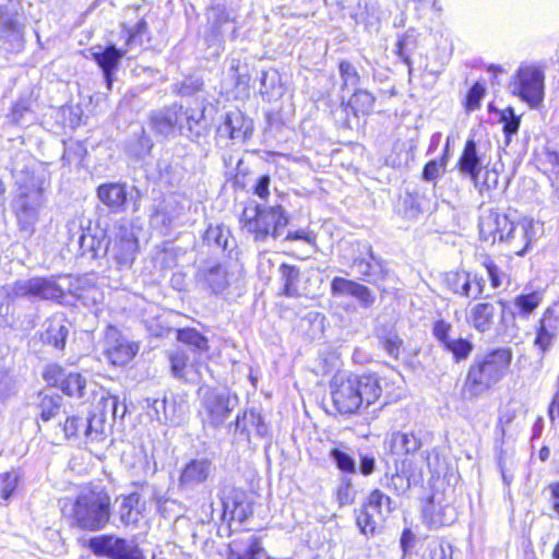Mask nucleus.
Listing matches in <instances>:
<instances>
[{"instance_id": "obj_20", "label": "nucleus", "mask_w": 559, "mask_h": 559, "mask_svg": "<svg viewBox=\"0 0 559 559\" xmlns=\"http://www.w3.org/2000/svg\"><path fill=\"white\" fill-rule=\"evenodd\" d=\"M44 378L48 383L59 388L69 396L80 399L85 394L86 379L81 373H67L59 366H50L45 371Z\"/></svg>"}, {"instance_id": "obj_5", "label": "nucleus", "mask_w": 559, "mask_h": 559, "mask_svg": "<svg viewBox=\"0 0 559 559\" xmlns=\"http://www.w3.org/2000/svg\"><path fill=\"white\" fill-rule=\"evenodd\" d=\"M288 222L289 218L282 205L263 206L255 202L249 203L240 216L242 228L253 235L254 241L258 242L265 241L270 236L278 238Z\"/></svg>"}, {"instance_id": "obj_38", "label": "nucleus", "mask_w": 559, "mask_h": 559, "mask_svg": "<svg viewBox=\"0 0 559 559\" xmlns=\"http://www.w3.org/2000/svg\"><path fill=\"white\" fill-rule=\"evenodd\" d=\"M106 413L97 409V404L85 418L84 437L90 441H102L106 435Z\"/></svg>"}, {"instance_id": "obj_40", "label": "nucleus", "mask_w": 559, "mask_h": 559, "mask_svg": "<svg viewBox=\"0 0 559 559\" xmlns=\"http://www.w3.org/2000/svg\"><path fill=\"white\" fill-rule=\"evenodd\" d=\"M367 508L377 514L380 520H384L395 509L392 499L380 489H373L364 502Z\"/></svg>"}, {"instance_id": "obj_7", "label": "nucleus", "mask_w": 559, "mask_h": 559, "mask_svg": "<svg viewBox=\"0 0 559 559\" xmlns=\"http://www.w3.org/2000/svg\"><path fill=\"white\" fill-rule=\"evenodd\" d=\"M139 251V240L133 227L127 222L114 225L106 241L104 254L114 261L119 270L130 269Z\"/></svg>"}, {"instance_id": "obj_34", "label": "nucleus", "mask_w": 559, "mask_h": 559, "mask_svg": "<svg viewBox=\"0 0 559 559\" xmlns=\"http://www.w3.org/2000/svg\"><path fill=\"white\" fill-rule=\"evenodd\" d=\"M204 241L209 246H213L216 249L228 252V254H230L233 249L236 247V240L229 228L223 224L209 226L204 234Z\"/></svg>"}, {"instance_id": "obj_13", "label": "nucleus", "mask_w": 559, "mask_h": 559, "mask_svg": "<svg viewBox=\"0 0 559 559\" xmlns=\"http://www.w3.org/2000/svg\"><path fill=\"white\" fill-rule=\"evenodd\" d=\"M352 267L359 280L373 285L389 276L386 262L374 253L372 246L368 242L361 243L359 253L353 259Z\"/></svg>"}, {"instance_id": "obj_25", "label": "nucleus", "mask_w": 559, "mask_h": 559, "mask_svg": "<svg viewBox=\"0 0 559 559\" xmlns=\"http://www.w3.org/2000/svg\"><path fill=\"white\" fill-rule=\"evenodd\" d=\"M423 481V471L413 464L409 459L401 462L396 472L391 476L388 487L396 495H405L411 487L417 486Z\"/></svg>"}, {"instance_id": "obj_45", "label": "nucleus", "mask_w": 559, "mask_h": 559, "mask_svg": "<svg viewBox=\"0 0 559 559\" xmlns=\"http://www.w3.org/2000/svg\"><path fill=\"white\" fill-rule=\"evenodd\" d=\"M177 340L199 353H205L210 348L207 338L192 328L179 329L177 331Z\"/></svg>"}, {"instance_id": "obj_30", "label": "nucleus", "mask_w": 559, "mask_h": 559, "mask_svg": "<svg viewBox=\"0 0 559 559\" xmlns=\"http://www.w3.org/2000/svg\"><path fill=\"white\" fill-rule=\"evenodd\" d=\"M171 374L185 382H195L199 380L197 366L190 360L187 352L176 349L168 355Z\"/></svg>"}, {"instance_id": "obj_62", "label": "nucleus", "mask_w": 559, "mask_h": 559, "mask_svg": "<svg viewBox=\"0 0 559 559\" xmlns=\"http://www.w3.org/2000/svg\"><path fill=\"white\" fill-rule=\"evenodd\" d=\"M136 502L138 499L134 495H130L122 498L119 507V515L121 522L124 525L135 523L138 521V514L133 511L134 504Z\"/></svg>"}, {"instance_id": "obj_14", "label": "nucleus", "mask_w": 559, "mask_h": 559, "mask_svg": "<svg viewBox=\"0 0 559 559\" xmlns=\"http://www.w3.org/2000/svg\"><path fill=\"white\" fill-rule=\"evenodd\" d=\"M206 17L210 40L223 43L226 39L235 40L238 37L237 14L224 4L210 7Z\"/></svg>"}, {"instance_id": "obj_64", "label": "nucleus", "mask_w": 559, "mask_h": 559, "mask_svg": "<svg viewBox=\"0 0 559 559\" xmlns=\"http://www.w3.org/2000/svg\"><path fill=\"white\" fill-rule=\"evenodd\" d=\"M452 324L444 319H438L433 322L431 333L438 343L443 347L451 341L450 333L452 332Z\"/></svg>"}, {"instance_id": "obj_18", "label": "nucleus", "mask_w": 559, "mask_h": 559, "mask_svg": "<svg viewBox=\"0 0 559 559\" xmlns=\"http://www.w3.org/2000/svg\"><path fill=\"white\" fill-rule=\"evenodd\" d=\"M176 135L197 142L206 131L204 108H191L177 104Z\"/></svg>"}, {"instance_id": "obj_10", "label": "nucleus", "mask_w": 559, "mask_h": 559, "mask_svg": "<svg viewBox=\"0 0 559 559\" xmlns=\"http://www.w3.org/2000/svg\"><path fill=\"white\" fill-rule=\"evenodd\" d=\"M237 404L236 394H230L226 390L206 389L202 397L203 424L214 428L221 427Z\"/></svg>"}, {"instance_id": "obj_11", "label": "nucleus", "mask_w": 559, "mask_h": 559, "mask_svg": "<svg viewBox=\"0 0 559 559\" xmlns=\"http://www.w3.org/2000/svg\"><path fill=\"white\" fill-rule=\"evenodd\" d=\"M87 546L98 557L110 559H146L138 544L114 535H99L88 539Z\"/></svg>"}, {"instance_id": "obj_21", "label": "nucleus", "mask_w": 559, "mask_h": 559, "mask_svg": "<svg viewBox=\"0 0 559 559\" xmlns=\"http://www.w3.org/2000/svg\"><path fill=\"white\" fill-rule=\"evenodd\" d=\"M331 294L333 297H353L361 308H371L376 302V295L372 290L356 281L335 276L331 282Z\"/></svg>"}, {"instance_id": "obj_37", "label": "nucleus", "mask_w": 559, "mask_h": 559, "mask_svg": "<svg viewBox=\"0 0 559 559\" xmlns=\"http://www.w3.org/2000/svg\"><path fill=\"white\" fill-rule=\"evenodd\" d=\"M443 284L453 294L462 297H471L473 286L471 273L466 271H450L443 276Z\"/></svg>"}, {"instance_id": "obj_22", "label": "nucleus", "mask_w": 559, "mask_h": 559, "mask_svg": "<svg viewBox=\"0 0 559 559\" xmlns=\"http://www.w3.org/2000/svg\"><path fill=\"white\" fill-rule=\"evenodd\" d=\"M70 241L71 243L75 242L79 246L81 255L90 254L92 259L105 255V230L96 229L93 231L91 228L84 229L82 227H78L75 233L70 228Z\"/></svg>"}, {"instance_id": "obj_9", "label": "nucleus", "mask_w": 559, "mask_h": 559, "mask_svg": "<svg viewBox=\"0 0 559 559\" xmlns=\"http://www.w3.org/2000/svg\"><path fill=\"white\" fill-rule=\"evenodd\" d=\"M10 299L26 298L29 301L53 300L60 302L64 292L55 277L36 276L19 280L7 290Z\"/></svg>"}, {"instance_id": "obj_53", "label": "nucleus", "mask_w": 559, "mask_h": 559, "mask_svg": "<svg viewBox=\"0 0 559 559\" xmlns=\"http://www.w3.org/2000/svg\"><path fill=\"white\" fill-rule=\"evenodd\" d=\"M330 459L334 462L336 467L346 474H355L356 473V461L355 459L348 454L347 452L333 448L330 451Z\"/></svg>"}, {"instance_id": "obj_33", "label": "nucleus", "mask_w": 559, "mask_h": 559, "mask_svg": "<svg viewBox=\"0 0 559 559\" xmlns=\"http://www.w3.org/2000/svg\"><path fill=\"white\" fill-rule=\"evenodd\" d=\"M391 453L395 455L414 454L420 449L421 442L413 432L394 431L388 439Z\"/></svg>"}, {"instance_id": "obj_63", "label": "nucleus", "mask_w": 559, "mask_h": 559, "mask_svg": "<svg viewBox=\"0 0 559 559\" xmlns=\"http://www.w3.org/2000/svg\"><path fill=\"white\" fill-rule=\"evenodd\" d=\"M556 337V334L545 329L536 328L534 346L539 350L540 359H543L545 354L552 347Z\"/></svg>"}, {"instance_id": "obj_42", "label": "nucleus", "mask_w": 559, "mask_h": 559, "mask_svg": "<svg viewBox=\"0 0 559 559\" xmlns=\"http://www.w3.org/2000/svg\"><path fill=\"white\" fill-rule=\"evenodd\" d=\"M280 276L283 283V295L287 297L299 296L298 283L300 278V270L295 265L282 263L280 265Z\"/></svg>"}, {"instance_id": "obj_19", "label": "nucleus", "mask_w": 559, "mask_h": 559, "mask_svg": "<svg viewBox=\"0 0 559 559\" xmlns=\"http://www.w3.org/2000/svg\"><path fill=\"white\" fill-rule=\"evenodd\" d=\"M214 469L212 460L207 457L190 460L180 472L178 488L182 491L194 490L209 480Z\"/></svg>"}, {"instance_id": "obj_23", "label": "nucleus", "mask_w": 559, "mask_h": 559, "mask_svg": "<svg viewBox=\"0 0 559 559\" xmlns=\"http://www.w3.org/2000/svg\"><path fill=\"white\" fill-rule=\"evenodd\" d=\"M97 199L111 212L123 213L131 195L126 182H106L96 189Z\"/></svg>"}, {"instance_id": "obj_12", "label": "nucleus", "mask_w": 559, "mask_h": 559, "mask_svg": "<svg viewBox=\"0 0 559 559\" xmlns=\"http://www.w3.org/2000/svg\"><path fill=\"white\" fill-rule=\"evenodd\" d=\"M24 48V25L9 4H0V51L16 55Z\"/></svg>"}, {"instance_id": "obj_44", "label": "nucleus", "mask_w": 559, "mask_h": 559, "mask_svg": "<svg viewBox=\"0 0 559 559\" xmlns=\"http://www.w3.org/2000/svg\"><path fill=\"white\" fill-rule=\"evenodd\" d=\"M499 120L502 123L504 134V151L511 144L512 136L515 135L520 129L521 116L516 115L514 108L509 106L500 111Z\"/></svg>"}, {"instance_id": "obj_2", "label": "nucleus", "mask_w": 559, "mask_h": 559, "mask_svg": "<svg viewBox=\"0 0 559 559\" xmlns=\"http://www.w3.org/2000/svg\"><path fill=\"white\" fill-rule=\"evenodd\" d=\"M331 397L336 411L342 415H352L376 403L382 393L377 374L337 373L330 383Z\"/></svg>"}, {"instance_id": "obj_56", "label": "nucleus", "mask_w": 559, "mask_h": 559, "mask_svg": "<svg viewBox=\"0 0 559 559\" xmlns=\"http://www.w3.org/2000/svg\"><path fill=\"white\" fill-rule=\"evenodd\" d=\"M152 147V140L145 134L144 130H141L136 140L128 145V153L136 158H144L150 154Z\"/></svg>"}, {"instance_id": "obj_27", "label": "nucleus", "mask_w": 559, "mask_h": 559, "mask_svg": "<svg viewBox=\"0 0 559 559\" xmlns=\"http://www.w3.org/2000/svg\"><path fill=\"white\" fill-rule=\"evenodd\" d=\"M496 314L495 304L489 301L476 302L466 310L465 321L477 332L486 333L492 329Z\"/></svg>"}, {"instance_id": "obj_49", "label": "nucleus", "mask_w": 559, "mask_h": 559, "mask_svg": "<svg viewBox=\"0 0 559 559\" xmlns=\"http://www.w3.org/2000/svg\"><path fill=\"white\" fill-rule=\"evenodd\" d=\"M417 47V37L413 32H407L401 36L396 43V53L402 61L408 67V72L412 73V55Z\"/></svg>"}, {"instance_id": "obj_52", "label": "nucleus", "mask_w": 559, "mask_h": 559, "mask_svg": "<svg viewBox=\"0 0 559 559\" xmlns=\"http://www.w3.org/2000/svg\"><path fill=\"white\" fill-rule=\"evenodd\" d=\"M20 481V474L17 471H10L0 474V504L8 502L14 493Z\"/></svg>"}, {"instance_id": "obj_51", "label": "nucleus", "mask_w": 559, "mask_h": 559, "mask_svg": "<svg viewBox=\"0 0 559 559\" xmlns=\"http://www.w3.org/2000/svg\"><path fill=\"white\" fill-rule=\"evenodd\" d=\"M188 408L189 406L186 400L182 397H173L167 404L166 424L179 425L186 417Z\"/></svg>"}, {"instance_id": "obj_28", "label": "nucleus", "mask_w": 559, "mask_h": 559, "mask_svg": "<svg viewBox=\"0 0 559 559\" xmlns=\"http://www.w3.org/2000/svg\"><path fill=\"white\" fill-rule=\"evenodd\" d=\"M198 280L205 283L214 294L223 293L229 286L226 269L216 260H206L198 271Z\"/></svg>"}, {"instance_id": "obj_31", "label": "nucleus", "mask_w": 559, "mask_h": 559, "mask_svg": "<svg viewBox=\"0 0 559 559\" xmlns=\"http://www.w3.org/2000/svg\"><path fill=\"white\" fill-rule=\"evenodd\" d=\"M177 104L165 107L151 115V126L153 130L165 138L176 136Z\"/></svg>"}, {"instance_id": "obj_17", "label": "nucleus", "mask_w": 559, "mask_h": 559, "mask_svg": "<svg viewBox=\"0 0 559 559\" xmlns=\"http://www.w3.org/2000/svg\"><path fill=\"white\" fill-rule=\"evenodd\" d=\"M506 228V233L500 235V242L508 246L510 253L523 257L527 252L534 237L533 221L509 222V226Z\"/></svg>"}, {"instance_id": "obj_58", "label": "nucleus", "mask_w": 559, "mask_h": 559, "mask_svg": "<svg viewBox=\"0 0 559 559\" xmlns=\"http://www.w3.org/2000/svg\"><path fill=\"white\" fill-rule=\"evenodd\" d=\"M203 87V80L197 75L187 76L180 83L174 85V91L180 96H192Z\"/></svg>"}, {"instance_id": "obj_50", "label": "nucleus", "mask_w": 559, "mask_h": 559, "mask_svg": "<svg viewBox=\"0 0 559 559\" xmlns=\"http://www.w3.org/2000/svg\"><path fill=\"white\" fill-rule=\"evenodd\" d=\"M107 408H110V418L112 424L116 419H122L127 414V406L123 402H120L119 396L107 393L106 396H102L97 402V409H102L105 413Z\"/></svg>"}, {"instance_id": "obj_54", "label": "nucleus", "mask_w": 559, "mask_h": 559, "mask_svg": "<svg viewBox=\"0 0 559 559\" xmlns=\"http://www.w3.org/2000/svg\"><path fill=\"white\" fill-rule=\"evenodd\" d=\"M338 71L343 82L342 88L356 87L359 84L360 75L355 66L349 61L342 60L338 63Z\"/></svg>"}, {"instance_id": "obj_29", "label": "nucleus", "mask_w": 559, "mask_h": 559, "mask_svg": "<svg viewBox=\"0 0 559 559\" xmlns=\"http://www.w3.org/2000/svg\"><path fill=\"white\" fill-rule=\"evenodd\" d=\"M509 222L507 215L493 211L483 215L478 225L480 239L491 243L500 242V235L506 233Z\"/></svg>"}, {"instance_id": "obj_32", "label": "nucleus", "mask_w": 559, "mask_h": 559, "mask_svg": "<svg viewBox=\"0 0 559 559\" xmlns=\"http://www.w3.org/2000/svg\"><path fill=\"white\" fill-rule=\"evenodd\" d=\"M481 164L483 158L478 153L476 142L468 139L459 159L460 171L469 178L477 177L481 171Z\"/></svg>"}, {"instance_id": "obj_36", "label": "nucleus", "mask_w": 559, "mask_h": 559, "mask_svg": "<svg viewBox=\"0 0 559 559\" xmlns=\"http://www.w3.org/2000/svg\"><path fill=\"white\" fill-rule=\"evenodd\" d=\"M231 426L233 424L229 425V427ZM234 427L235 431H240V433L248 432L250 427L255 429L259 437H264L267 433V426L264 418L255 409L246 411L241 415L238 414Z\"/></svg>"}, {"instance_id": "obj_48", "label": "nucleus", "mask_w": 559, "mask_h": 559, "mask_svg": "<svg viewBox=\"0 0 559 559\" xmlns=\"http://www.w3.org/2000/svg\"><path fill=\"white\" fill-rule=\"evenodd\" d=\"M40 401L38 403V408L40 411V418L44 421H48L55 418L61 409L62 406V396L58 394L49 395V394H39Z\"/></svg>"}, {"instance_id": "obj_1", "label": "nucleus", "mask_w": 559, "mask_h": 559, "mask_svg": "<svg viewBox=\"0 0 559 559\" xmlns=\"http://www.w3.org/2000/svg\"><path fill=\"white\" fill-rule=\"evenodd\" d=\"M34 160L22 154L13 163L12 176L15 183L13 211L21 230L32 235L39 219V212L45 206L46 197L43 176L33 170Z\"/></svg>"}, {"instance_id": "obj_39", "label": "nucleus", "mask_w": 559, "mask_h": 559, "mask_svg": "<svg viewBox=\"0 0 559 559\" xmlns=\"http://www.w3.org/2000/svg\"><path fill=\"white\" fill-rule=\"evenodd\" d=\"M424 518L430 527H440L449 525L454 520L453 508L451 506L440 507L436 510L432 498L424 509Z\"/></svg>"}, {"instance_id": "obj_46", "label": "nucleus", "mask_w": 559, "mask_h": 559, "mask_svg": "<svg viewBox=\"0 0 559 559\" xmlns=\"http://www.w3.org/2000/svg\"><path fill=\"white\" fill-rule=\"evenodd\" d=\"M356 524L361 534L367 537L374 536L377 532L378 521L380 520L374 512L362 504L360 509L356 510Z\"/></svg>"}, {"instance_id": "obj_6", "label": "nucleus", "mask_w": 559, "mask_h": 559, "mask_svg": "<svg viewBox=\"0 0 559 559\" xmlns=\"http://www.w3.org/2000/svg\"><path fill=\"white\" fill-rule=\"evenodd\" d=\"M111 500L105 491L80 493L72 507L74 524L84 531H100L110 519Z\"/></svg>"}, {"instance_id": "obj_59", "label": "nucleus", "mask_w": 559, "mask_h": 559, "mask_svg": "<svg viewBox=\"0 0 559 559\" xmlns=\"http://www.w3.org/2000/svg\"><path fill=\"white\" fill-rule=\"evenodd\" d=\"M471 180L480 193L485 190L489 191L496 189L498 186L499 175L496 170L486 169L484 173H479L477 177H472Z\"/></svg>"}, {"instance_id": "obj_41", "label": "nucleus", "mask_w": 559, "mask_h": 559, "mask_svg": "<svg viewBox=\"0 0 559 559\" xmlns=\"http://www.w3.org/2000/svg\"><path fill=\"white\" fill-rule=\"evenodd\" d=\"M376 97L367 90L356 88L346 105L350 108L353 114L358 117L359 115H369L373 110Z\"/></svg>"}, {"instance_id": "obj_3", "label": "nucleus", "mask_w": 559, "mask_h": 559, "mask_svg": "<svg viewBox=\"0 0 559 559\" xmlns=\"http://www.w3.org/2000/svg\"><path fill=\"white\" fill-rule=\"evenodd\" d=\"M121 36L124 40L121 47L108 43L88 48L90 56L100 69L106 87L109 91L112 88L115 75L122 58L133 51L141 50L151 41V33L144 19L138 21L132 27L122 25Z\"/></svg>"}, {"instance_id": "obj_4", "label": "nucleus", "mask_w": 559, "mask_h": 559, "mask_svg": "<svg viewBox=\"0 0 559 559\" xmlns=\"http://www.w3.org/2000/svg\"><path fill=\"white\" fill-rule=\"evenodd\" d=\"M512 358L510 347H498L476 355L467 371L465 389L473 396L481 395L503 379Z\"/></svg>"}, {"instance_id": "obj_55", "label": "nucleus", "mask_w": 559, "mask_h": 559, "mask_svg": "<svg viewBox=\"0 0 559 559\" xmlns=\"http://www.w3.org/2000/svg\"><path fill=\"white\" fill-rule=\"evenodd\" d=\"M538 328L548 332L558 334L559 331V306L557 304L549 306L538 321Z\"/></svg>"}, {"instance_id": "obj_60", "label": "nucleus", "mask_w": 559, "mask_h": 559, "mask_svg": "<svg viewBox=\"0 0 559 559\" xmlns=\"http://www.w3.org/2000/svg\"><path fill=\"white\" fill-rule=\"evenodd\" d=\"M145 405L151 411L150 416L157 420L160 424H166V413H167V404L168 400L166 397L163 399H145Z\"/></svg>"}, {"instance_id": "obj_35", "label": "nucleus", "mask_w": 559, "mask_h": 559, "mask_svg": "<svg viewBox=\"0 0 559 559\" xmlns=\"http://www.w3.org/2000/svg\"><path fill=\"white\" fill-rule=\"evenodd\" d=\"M45 324L46 329L41 333V341L45 344L52 345L56 349L62 350L69 334V330L63 323V320L52 318L47 320Z\"/></svg>"}, {"instance_id": "obj_8", "label": "nucleus", "mask_w": 559, "mask_h": 559, "mask_svg": "<svg viewBox=\"0 0 559 559\" xmlns=\"http://www.w3.org/2000/svg\"><path fill=\"white\" fill-rule=\"evenodd\" d=\"M510 90L530 107L537 108L545 96L544 71L535 66H521L510 82Z\"/></svg>"}, {"instance_id": "obj_15", "label": "nucleus", "mask_w": 559, "mask_h": 559, "mask_svg": "<svg viewBox=\"0 0 559 559\" xmlns=\"http://www.w3.org/2000/svg\"><path fill=\"white\" fill-rule=\"evenodd\" d=\"M139 350V345L121 334L114 325L105 330L104 353L115 366H124L130 362Z\"/></svg>"}, {"instance_id": "obj_24", "label": "nucleus", "mask_w": 559, "mask_h": 559, "mask_svg": "<svg viewBox=\"0 0 559 559\" xmlns=\"http://www.w3.org/2000/svg\"><path fill=\"white\" fill-rule=\"evenodd\" d=\"M252 121L239 110L226 114L224 122L217 128V136L245 142L252 133Z\"/></svg>"}, {"instance_id": "obj_26", "label": "nucleus", "mask_w": 559, "mask_h": 559, "mask_svg": "<svg viewBox=\"0 0 559 559\" xmlns=\"http://www.w3.org/2000/svg\"><path fill=\"white\" fill-rule=\"evenodd\" d=\"M433 207V198L420 188L407 191L399 202V212L407 218H416L419 214L430 212Z\"/></svg>"}, {"instance_id": "obj_47", "label": "nucleus", "mask_w": 559, "mask_h": 559, "mask_svg": "<svg viewBox=\"0 0 559 559\" xmlns=\"http://www.w3.org/2000/svg\"><path fill=\"white\" fill-rule=\"evenodd\" d=\"M442 348L450 353L453 360L459 364L469 357L474 350V344L467 338L459 337L451 338V341H449Z\"/></svg>"}, {"instance_id": "obj_16", "label": "nucleus", "mask_w": 559, "mask_h": 559, "mask_svg": "<svg viewBox=\"0 0 559 559\" xmlns=\"http://www.w3.org/2000/svg\"><path fill=\"white\" fill-rule=\"evenodd\" d=\"M40 90L34 85L26 87L12 104L8 114L9 122L15 126H27L36 119L35 114L39 107Z\"/></svg>"}, {"instance_id": "obj_43", "label": "nucleus", "mask_w": 559, "mask_h": 559, "mask_svg": "<svg viewBox=\"0 0 559 559\" xmlns=\"http://www.w3.org/2000/svg\"><path fill=\"white\" fill-rule=\"evenodd\" d=\"M544 294L538 290H534L527 294L518 295L513 304L519 311V316L522 319H528V317L539 307L543 302Z\"/></svg>"}, {"instance_id": "obj_61", "label": "nucleus", "mask_w": 559, "mask_h": 559, "mask_svg": "<svg viewBox=\"0 0 559 559\" xmlns=\"http://www.w3.org/2000/svg\"><path fill=\"white\" fill-rule=\"evenodd\" d=\"M380 343L385 350V353L394 359H399L400 349L403 345V340L399 336L396 332H388L386 334L380 337Z\"/></svg>"}, {"instance_id": "obj_57", "label": "nucleus", "mask_w": 559, "mask_h": 559, "mask_svg": "<svg viewBox=\"0 0 559 559\" xmlns=\"http://www.w3.org/2000/svg\"><path fill=\"white\" fill-rule=\"evenodd\" d=\"M448 144L444 147L443 156L438 159L429 160L424 169H423V179L426 181H435L441 173L444 171L447 165V153H448Z\"/></svg>"}]
</instances>
